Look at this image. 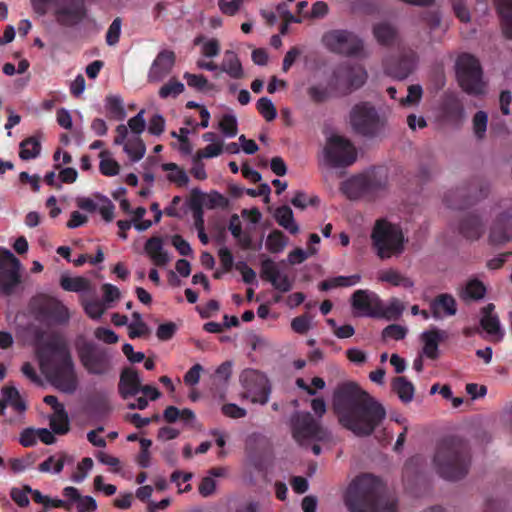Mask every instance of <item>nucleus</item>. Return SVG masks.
<instances>
[{
    "instance_id": "f257e3e1",
    "label": "nucleus",
    "mask_w": 512,
    "mask_h": 512,
    "mask_svg": "<svg viewBox=\"0 0 512 512\" xmlns=\"http://www.w3.org/2000/svg\"><path fill=\"white\" fill-rule=\"evenodd\" d=\"M332 407L339 424L357 437L372 435L386 418L385 407L355 382L337 386Z\"/></svg>"
},
{
    "instance_id": "f03ea898",
    "label": "nucleus",
    "mask_w": 512,
    "mask_h": 512,
    "mask_svg": "<svg viewBox=\"0 0 512 512\" xmlns=\"http://www.w3.org/2000/svg\"><path fill=\"white\" fill-rule=\"evenodd\" d=\"M47 353L40 356V365L49 382L59 391L72 394L78 386L75 365L67 344L53 338L44 345Z\"/></svg>"
},
{
    "instance_id": "7ed1b4c3",
    "label": "nucleus",
    "mask_w": 512,
    "mask_h": 512,
    "mask_svg": "<svg viewBox=\"0 0 512 512\" xmlns=\"http://www.w3.org/2000/svg\"><path fill=\"white\" fill-rule=\"evenodd\" d=\"M348 501L352 512L395 511L396 498L382 480L372 474L356 477L348 488Z\"/></svg>"
},
{
    "instance_id": "20e7f679",
    "label": "nucleus",
    "mask_w": 512,
    "mask_h": 512,
    "mask_svg": "<svg viewBox=\"0 0 512 512\" xmlns=\"http://www.w3.org/2000/svg\"><path fill=\"white\" fill-rule=\"evenodd\" d=\"M433 462L443 479L454 481L465 477L471 463L468 443L457 436L445 437L437 445Z\"/></svg>"
},
{
    "instance_id": "39448f33",
    "label": "nucleus",
    "mask_w": 512,
    "mask_h": 512,
    "mask_svg": "<svg viewBox=\"0 0 512 512\" xmlns=\"http://www.w3.org/2000/svg\"><path fill=\"white\" fill-rule=\"evenodd\" d=\"M78 359L89 375L107 376L113 370V352L110 348L94 341L82 340L76 343Z\"/></svg>"
},
{
    "instance_id": "423d86ee",
    "label": "nucleus",
    "mask_w": 512,
    "mask_h": 512,
    "mask_svg": "<svg viewBox=\"0 0 512 512\" xmlns=\"http://www.w3.org/2000/svg\"><path fill=\"white\" fill-rule=\"evenodd\" d=\"M372 247L376 255L384 260L404 251V235L398 225L386 220H377L371 233Z\"/></svg>"
},
{
    "instance_id": "0eeeda50",
    "label": "nucleus",
    "mask_w": 512,
    "mask_h": 512,
    "mask_svg": "<svg viewBox=\"0 0 512 512\" xmlns=\"http://www.w3.org/2000/svg\"><path fill=\"white\" fill-rule=\"evenodd\" d=\"M350 123L355 133L366 138H375L383 132L386 121L372 104L361 102L352 108Z\"/></svg>"
},
{
    "instance_id": "6e6552de",
    "label": "nucleus",
    "mask_w": 512,
    "mask_h": 512,
    "mask_svg": "<svg viewBox=\"0 0 512 512\" xmlns=\"http://www.w3.org/2000/svg\"><path fill=\"white\" fill-rule=\"evenodd\" d=\"M387 185V175L384 170H373L366 174L352 177L342 183L341 190L350 199L364 196H374L383 191Z\"/></svg>"
},
{
    "instance_id": "1a4fd4ad",
    "label": "nucleus",
    "mask_w": 512,
    "mask_h": 512,
    "mask_svg": "<svg viewBox=\"0 0 512 512\" xmlns=\"http://www.w3.org/2000/svg\"><path fill=\"white\" fill-rule=\"evenodd\" d=\"M324 47L338 55L347 57H361L364 52V41L353 31L347 29H333L322 36Z\"/></svg>"
},
{
    "instance_id": "9d476101",
    "label": "nucleus",
    "mask_w": 512,
    "mask_h": 512,
    "mask_svg": "<svg viewBox=\"0 0 512 512\" xmlns=\"http://www.w3.org/2000/svg\"><path fill=\"white\" fill-rule=\"evenodd\" d=\"M456 74L460 87L467 94L480 95L484 92L482 69L478 59L473 55L463 53L458 57Z\"/></svg>"
},
{
    "instance_id": "9b49d317",
    "label": "nucleus",
    "mask_w": 512,
    "mask_h": 512,
    "mask_svg": "<svg viewBox=\"0 0 512 512\" xmlns=\"http://www.w3.org/2000/svg\"><path fill=\"white\" fill-rule=\"evenodd\" d=\"M367 77V71L362 65L344 62L333 70L329 86L346 95L352 90L362 87Z\"/></svg>"
},
{
    "instance_id": "f8f14e48",
    "label": "nucleus",
    "mask_w": 512,
    "mask_h": 512,
    "mask_svg": "<svg viewBox=\"0 0 512 512\" xmlns=\"http://www.w3.org/2000/svg\"><path fill=\"white\" fill-rule=\"evenodd\" d=\"M292 436L300 445L308 441H324L329 433L309 412H295L291 417Z\"/></svg>"
},
{
    "instance_id": "ddd939ff",
    "label": "nucleus",
    "mask_w": 512,
    "mask_h": 512,
    "mask_svg": "<svg viewBox=\"0 0 512 512\" xmlns=\"http://www.w3.org/2000/svg\"><path fill=\"white\" fill-rule=\"evenodd\" d=\"M487 195V183L480 178H475L467 186L447 192L444 202L449 208L461 210Z\"/></svg>"
},
{
    "instance_id": "4468645a",
    "label": "nucleus",
    "mask_w": 512,
    "mask_h": 512,
    "mask_svg": "<svg viewBox=\"0 0 512 512\" xmlns=\"http://www.w3.org/2000/svg\"><path fill=\"white\" fill-rule=\"evenodd\" d=\"M21 263L14 254L0 247V295L10 296L21 283Z\"/></svg>"
},
{
    "instance_id": "2eb2a0df",
    "label": "nucleus",
    "mask_w": 512,
    "mask_h": 512,
    "mask_svg": "<svg viewBox=\"0 0 512 512\" xmlns=\"http://www.w3.org/2000/svg\"><path fill=\"white\" fill-rule=\"evenodd\" d=\"M325 159L332 167H348L357 158V153L352 142L342 136L333 135L328 139L324 150Z\"/></svg>"
},
{
    "instance_id": "dca6fc26",
    "label": "nucleus",
    "mask_w": 512,
    "mask_h": 512,
    "mask_svg": "<svg viewBox=\"0 0 512 512\" xmlns=\"http://www.w3.org/2000/svg\"><path fill=\"white\" fill-rule=\"evenodd\" d=\"M418 62L419 55L414 49L403 48L397 56H391L383 61V69L386 75L401 81L416 70Z\"/></svg>"
},
{
    "instance_id": "f3484780",
    "label": "nucleus",
    "mask_w": 512,
    "mask_h": 512,
    "mask_svg": "<svg viewBox=\"0 0 512 512\" xmlns=\"http://www.w3.org/2000/svg\"><path fill=\"white\" fill-rule=\"evenodd\" d=\"M240 380L245 389V397L253 403L264 405L268 402L271 386L268 378L261 372L253 369L243 371Z\"/></svg>"
},
{
    "instance_id": "a211bd4d",
    "label": "nucleus",
    "mask_w": 512,
    "mask_h": 512,
    "mask_svg": "<svg viewBox=\"0 0 512 512\" xmlns=\"http://www.w3.org/2000/svg\"><path fill=\"white\" fill-rule=\"evenodd\" d=\"M55 19L63 27H75L87 17L84 0H57Z\"/></svg>"
},
{
    "instance_id": "6ab92c4d",
    "label": "nucleus",
    "mask_w": 512,
    "mask_h": 512,
    "mask_svg": "<svg viewBox=\"0 0 512 512\" xmlns=\"http://www.w3.org/2000/svg\"><path fill=\"white\" fill-rule=\"evenodd\" d=\"M39 317L50 324H65L69 321L68 308L58 299L50 296H43L37 305Z\"/></svg>"
},
{
    "instance_id": "aec40b11",
    "label": "nucleus",
    "mask_w": 512,
    "mask_h": 512,
    "mask_svg": "<svg viewBox=\"0 0 512 512\" xmlns=\"http://www.w3.org/2000/svg\"><path fill=\"white\" fill-rule=\"evenodd\" d=\"M269 450V441L261 433L250 434L245 441V451L251 465L257 470L264 467L265 455Z\"/></svg>"
},
{
    "instance_id": "412c9836",
    "label": "nucleus",
    "mask_w": 512,
    "mask_h": 512,
    "mask_svg": "<svg viewBox=\"0 0 512 512\" xmlns=\"http://www.w3.org/2000/svg\"><path fill=\"white\" fill-rule=\"evenodd\" d=\"M260 276L282 293H286L292 289V281L287 275L281 274L277 264L270 258L266 257L261 261Z\"/></svg>"
},
{
    "instance_id": "4be33fe9",
    "label": "nucleus",
    "mask_w": 512,
    "mask_h": 512,
    "mask_svg": "<svg viewBox=\"0 0 512 512\" xmlns=\"http://www.w3.org/2000/svg\"><path fill=\"white\" fill-rule=\"evenodd\" d=\"M381 298L369 290H356L351 299L354 309L362 312L363 315L376 318L380 311Z\"/></svg>"
},
{
    "instance_id": "5701e85b",
    "label": "nucleus",
    "mask_w": 512,
    "mask_h": 512,
    "mask_svg": "<svg viewBox=\"0 0 512 512\" xmlns=\"http://www.w3.org/2000/svg\"><path fill=\"white\" fill-rule=\"evenodd\" d=\"M176 60L173 51L164 49L158 53L148 72L149 82H159L172 70Z\"/></svg>"
},
{
    "instance_id": "b1692460",
    "label": "nucleus",
    "mask_w": 512,
    "mask_h": 512,
    "mask_svg": "<svg viewBox=\"0 0 512 512\" xmlns=\"http://www.w3.org/2000/svg\"><path fill=\"white\" fill-rule=\"evenodd\" d=\"M441 117L452 124H459L464 117V107L461 100L453 92H445L440 103Z\"/></svg>"
},
{
    "instance_id": "393cba45",
    "label": "nucleus",
    "mask_w": 512,
    "mask_h": 512,
    "mask_svg": "<svg viewBox=\"0 0 512 512\" xmlns=\"http://www.w3.org/2000/svg\"><path fill=\"white\" fill-rule=\"evenodd\" d=\"M512 237V213H499L490 229L489 240L492 244H503Z\"/></svg>"
},
{
    "instance_id": "a878e982",
    "label": "nucleus",
    "mask_w": 512,
    "mask_h": 512,
    "mask_svg": "<svg viewBox=\"0 0 512 512\" xmlns=\"http://www.w3.org/2000/svg\"><path fill=\"white\" fill-rule=\"evenodd\" d=\"M449 337L448 332L438 328H432L424 331L421 335V341L423 342V354L432 360L439 357L438 347L440 342L447 340Z\"/></svg>"
},
{
    "instance_id": "bb28decb",
    "label": "nucleus",
    "mask_w": 512,
    "mask_h": 512,
    "mask_svg": "<svg viewBox=\"0 0 512 512\" xmlns=\"http://www.w3.org/2000/svg\"><path fill=\"white\" fill-rule=\"evenodd\" d=\"M141 389V380L136 370L125 368L120 375L118 392L122 399L127 400L137 395Z\"/></svg>"
},
{
    "instance_id": "cd10ccee",
    "label": "nucleus",
    "mask_w": 512,
    "mask_h": 512,
    "mask_svg": "<svg viewBox=\"0 0 512 512\" xmlns=\"http://www.w3.org/2000/svg\"><path fill=\"white\" fill-rule=\"evenodd\" d=\"M494 310L493 303H489L481 309L480 325L487 334L497 336L499 341L504 337V331L501 329L499 317Z\"/></svg>"
},
{
    "instance_id": "c85d7f7f",
    "label": "nucleus",
    "mask_w": 512,
    "mask_h": 512,
    "mask_svg": "<svg viewBox=\"0 0 512 512\" xmlns=\"http://www.w3.org/2000/svg\"><path fill=\"white\" fill-rule=\"evenodd\" d=\"M430 311L434 319H441L443 316H453L457 312L456 300L450 294H440L430 302Z\"/></svg>"
},
{
    "instance_id": "c756f323",
    "label": "nucleus",
    "mask_w": 512,
    "mask_h": 512,
    "mask_svg": "<svg viewBox=\"0 0 512 512\" xmlns=\"http://www.w3.org/2000/svg\"><path fill=\"white\" fill-rule=\"evenodd\" d=\"M458 229L464 238L477 240L483 235L485 226L477 214L469 213L461 219Z\"/></svg>"
},
{
    "instance_id": "7c9ffc66",
    "label": "nucleus",
    "mask_w": 512,
    "mask_h": 512,
    "mask_svg": "<svg viewBox=\"0 0 512 512\" xmlns=\"http://www.w3.org/2000/svg\"><path fill=\"white\" fill-rule=\"evenodd\" d=\"M372 32L374 38L381 46L392 47L399 39L398 29L387 21L374 24Z\"/></svg>"
},
{
    "instance_id": "2f4dec72",
    "label": "nucleus",
    "mask_w": 512,
    "mask_h": 512,
    "mask_svg": "<svg viewBox=\"0 0 512 512\" xmlns=\"http://www.w3.org/2000/svg\"><path fill=\"white\" fill-rule=\"evenodd\" d=\"M144 250L156 266L163 267L170 260L167 251L163 248V240L160 236L149 238L145 243Z\"/></svg>"
},
{
    "instance_id": "473e14b6",
    "label": "nucleus",
    "mask_w": 512,
    "mask_h": 512,
    "mask_svg": "<svg viewBox=\"0 0 512 512\" xmlns=\"http://www.w3.org/2000/svg\"><path fill=\"white\" fill-rule=\"evenodd\" d=\"M499 16L503 35L512 39V0H492Z\"/></svg>"
},
{
    "instance_id": "72a5a7b5",
    "label": "nucleus",
    "mask_w": 512,
    "mask_h": 512,
    "mask_svg": "<svg viewBox=\"0 0 512 512\" xmlns=\"http://www.w3.org/2000/svg\"><path fill=\"white\" fill-rule=\"evenodd\" d=\"M220 70L227 73L233 79H242L244 71L237 54L232 50H227L221 63Z\"/></svg>"
},
{
    "instance_id": "f704fd0d",
    "label": "nucleus",
    "mask_w": 512,
    "mask_h": 512,
    "mask_svg": "<svg viewBox=\"0 0 512 512\" xmlns=\"http://www.w3.org/2000/svg\"><path fill=\"white\" fill-rule=\"evenodd\" d=\"M487 289L484 283L477 278L467 281L465 286L459 292V296L464 301H478L486 295Z\"/></svg>"
},
{
    "instance_id": "c9c22d12",
    "label": "nucleus",
    "mask_w": 512,
    "mask_h": 512,
    "mask_svg": "<svg viewBox=\"0 0 512 512\" xmlns=\"http://www.w3.org/2000/svg\"><path fill=\"white\" fill-rule=\"evenodd\" d=\"M392 391L397 394L402 403L407 404L413 400L415 387L413 383L404 376H398L392 379Z\"/></svg>"
},
{
    "instance_id": "e433bc0d",
    "label": "nucleus",
    "mask_w": 512,
    "mask_h": 512,
    "mask_svg": "<svg viewBox=\"0 0 512 512\" xmlns=\"http://www.w3.org/2000/svg\"><path fill=\"white\" fill-rule=\"evenodd\" d=\"M378 279L381 282H387L396 287L406 289L414 287V281L411 278L392 268L380 272Z\"/></svg>"
},
{
    "instance_id": "4c0bfd02",
    "label": "nucleus",
    "mask_w": 512,
    "mask_h": 512,
    "mask_svg": "<svg viewBox=\"0 0 512 512\" xmlns=\"http://www.w3.org/2000/svg\"><path fill=\"white\" fill-rule=\"evenodd\" d=\"M274 217L277 223L291 234H297L299 232V226L295 223L293 211L289 206L283 205L278 207Z\"/></svg>"
},
{
    "instance_id": "58836bf2",
    "label": "nucleus",
    "mask_w": 512,
    "mask_h": 512,
    "mask_svg": "<svg viewBox=\"0 0 512 512\" xmlns=\"http://www.w3.org/2000/svg\"><path fill=\"white\" fill-rule=\"evenodd\" d=\"M123 150L132 162H138L146 153V145L140 136H132L123 145Z\"/></svg>"
},
{
    "instance_id": "ea45409f",
    "label": "nucleus",
    "mask_w": 512,
    "mask_h": 512,
    "mask_svg": "<svg viewBox=\"0 0 512 512\" xmlns=\"http://www.w3.org/2000/svg\"><path fill=\"white\" fill-rule=\"evenodd\" d=\"M105 109L109 119L122 121L126 117L123 100L117 95H108L105 98Z\"/></svg>"
},
{
    "instance_id": "a19ab883",
    "label": "nucleus",
    "mask_w": 512,
    "mask_h": 512,
    "mask_svg": "<svg viewBox=\"0 0 512 512\" xmlns=\"http://www.w3.org/2000/svg\"><path fill=\"white\" fill-rule=\"evenodd\" d=\"M228 229L243 249L252 247V238L249 234L242 232L241 221L237 214L231 216Z\"/></svg>"
},
{
    "instance_id": "79ce46f5",
    "label": "nucleus",
    "mask_w": 512,
    "mask_h": 512,
    "mask_svg": "<svg viewBox=\"0 0 512 512\" xmlns=\"http://www.w3.org/2000/svg\"><path fill=\"white\" fill-rule=\"evenodd\" d=\"M405 307L398 298H392L387 306L383 301L380 302L379 315L376 318H384L386 320H397L400 318Z\"/></svg>"
},
{
    "instance_id": "37998d69",
    "label": "nucleus",
    "mask_w": 512,
    "mask_h": 512,
    "mask_svg": "<svg viewBox=\"0 0 512 512\" xmlns=\"http://www.w3.org/2000/svg\"><path fill=\"white\" fill-rule=\"evenodd\" d=\"M41 151V144L40 141L32 136L24 139L20 143V152L19 156L23 160H29L36 158Z\"/></svg>"
},
{
    "instance_id": "c03bdc74",
    "label": "nucleus",
    "mask_w": 512,
    "mask_h": 512,
    "mask_svg": "<svg viewBox=\"0 0 512 512\" xmlns=\"http://www.w3.org/2000/svg\"><path fill=\"white\" fill-rule=\"evenodd\" d=\"M60 285L65 291L71 292H82L90 289V281L81 276H63L60 280Z\"/></svg>"
},
{
    "instance_id": "a18cd8bd",
    "label": "nucleus",
    "mask_w": 512,
    "mask_h": 512,
    "mask_svg": "<svg viewBox=\"0 0 512 512\" xmlns=\"http://www.w3.org/2000/svg\"><path fill=\"white\" fill-rule=\"evenodd\" d=\"M58 456L57 460L55 459V456H49L45 461L39 464L38 470L42 473H48L52 470L56 474L61 473L68 456L64 452L59 453Z\"/></svg>"
},
{
    "instance_id": "49530a36",
    "label": "nucleus",
    "mask_w": 512,
    "mask_h": 512,
    "mask_svg": "<svg viewBox=\"0 0 512 512\" xmlns=\"http://www.w3.org/2000/svg\"><path fill=\"white\" fill-rule=\"evenodd\" d=\"M50 428L54 434L64 435L69 432V418L65 410H61L50 418Z\"/></svg>"
},
{
    "instance_id": "de8ad7c7",
    "label": "nucleus",
    "mask_w": 512,
    "mask_h": 512,
    "mask_svg": "<svg viewBox=\"0 0 512 512\" xmlns=\"http://www.w3.org/2000/svg\"><path fill=\"white\" fill-rule=\"evenodd\" d=\"M3 399L7 404L11 405L16 411L23 412L26 410V404L21 399L19 391L13 386H5L2 388Z\"/></svg>"
},
{
    "instance_id": "09e8293b",
    "label": "nucleus",
    "mask_w": 512,
    "mask_h": 512,
    "mask_svg": "<svg viewBox=\"0 0 512 512\" xmlns=\"http://www.w3.org/2000/svg\"><path fill=\"white\" fill-rule=\"evenodd\" d=\"M287 245V237L280 230H273L267 237L266 248L271 253H280Z\"/></svg>"
},
{
    "instance_id": "8fccbe9b",
    "label": "nucleus",
    "mask_w": 512,
    "mask_h": 512,
    "mask_svg": "<svg viewBox=\"0 0 512 512\" xmlns=\"http://www.w3.org/2000/svg\"><path fill=\"white\" fill-rule=\"evenodd\" d=\"M108 154L109 152L106 150L100 152L99 156L101 158V161L99 164V170L101 174H103L104 176H116L119 174L120 165L116 160L112 158H105V156Z\"/></svg>"
},
{
    "instance_id": "3c124183",
    "label": "nucleus",
    "mask_w": 512,
    "mask_h": 512,
    "mask_svg": "<svg viewBox=\"0 0 512 512\" xmlns=\"http://www.w3.org/2000/svg\"><path fill=\"white\" fill-rule=\"evenodd\" d=\"M183 78L186 80L187 85L198 91H207L213 88V84L209 83L207 78L202 74L184 73Z\"/></svg>"
},
{
    "instance_id": "603ef678",
    "label": "nucleus",
    "mask_w": 512,
    "mask_h": 512,
    "mask_svg": "<svg viewBox=\"0 0 512 512\" xmlns=\"http://www.w3.org/2000/svg\"><path fill=\"white\" fill-rule=\"evenodd\" d=\"M256 109L268 122L273 121L277 116V110L274 104L267 97H261L258 99Z\"/></svg>"
},
{
    "instance_id": "864d4df0",
    "label": "nucleus",
    "mask_w": 512,
    "mask_h": 512,
    "mask_svg": "<svg viewBox=\"0 0 512 512\" xmlns=\"http://www.w3.org/2000/svg\"><path fill=\"white\" fill-rule=\"evenodd\" d=\"M219 129L227 137H235L238 132L237 119L232 114H224L219 122Z\"/></svg>"
},
{
    "instance_id": "5fc2aeb1",
    "label": "nucleus",
    "mask_w": 512,
    "mask_h": 512,
    "mask_svg": "<svg viewBox=\"0 0 512 512\" xmlns=\"http://www.w3.org/2000/svg\"><path fill=\"white\" fill-rule=\"evenodd\" d=\"M408 94L399 100L401 106L417 105L423 95V89L419 84L410 85L407 89Z\"/></svg>"
},
{
    "instance_id": "6e6d98bb",
    "label": "nucleus",
    "mask_w": 512,
    "mask_h": 512,
    "mask_svg": "<svg viewBox=\"0 0 512 512\" xmlns=\"http://www.w3.org/2000/svg\"><path fill=\"white\" fill-rule=\"evenodd\" d=\"M184 85L180 81L170 80L164 84L159 90V96L163 99L168 97H177L184 91Z\"/></svg>"
},
{
    "instance_id": "4d7b16f0",
    "label": "nucleus",
    "mask_w": 512,
    "mask_h": 512,
    "mask_svg": "<svg viewBox=\"0 0 512 512\" xmlns=\"http://www.w3.org/2000/svg\"><path fill=\"white\" fill-rule=\"evenodd\" d=\"M36 461L33 453H28L22 458H13L10 460V467L14 473H20L31 467Z\"/></svg>"
},
{
    "instance_id": "13d9d810",
    "label": "nucleus",
    "mask_w": 512,
    "mask_h": 512,
    "mask_svg": "<svg viewBox=\"0 0 512 512\" xmlns=\"http://www.w3.org/2000/svg\"><path fill=\"white\" fill-rule=\"evenodd\" d=\"M407 328L404 326H401L399 324H390L387 327H385L382 331V338L383 339H393V340H402L407 335Z\"/></svg>"
},
{
    "instance_id": "bf43d9fd",
    "label": "nucleus",
    "mask_w": 512,
    "mask_h": 512,
    "mask_svg": "<svg viewBox=\"0 0 512 512\" xmlns=\"http://www.w3.org/2000/svg\"><path fill=\"white\" fill-rule=\"evenodd\" d=\"M122 20L120 17H116L110 24L106 33V43L109 46H115L120 39L121 35Z\"/></svg>"
},
{
    "instance_id": "052dcab7",
    "label": "nucleus",
    "mask_w": 512,
    "mask_h": 512,
    "mask_svg": "<svg viewBox=\"0 0 512 512\" xmlns=\"http://www.w3.org/2000/svg\"><path fill=\"white\" fill-rule=\"evenodd\" d=\"M85 313L92 319H99L105 312L104 303L99 300H90L83 303Z\"/></svg>"
},
{
    "instance_id": "680f3d73",
    "label": "nucleus",
    "mask_w": 512,
    "mask_h": 512,
    "mask_svg": "<svg viewBox=\"0 0 512 512\" xmlns=\"http://www.w3.org/2000/svg\"><path fill=\"white\" fill-rule=\"evenodd\" d=\"M206 207L208 209L221 208L226 209L229 207V200L223 194L218 191H211L207 195Z\"/></svg>"
},
{
    "instance_id": "e2e57ef3",
    "label": "nucleus",
    "mask_w": 512,
    "mask_h": 512,
    "mask_svg": "<svg viewBox=\"0 0 512 512\" xmlns=\"http://www.w3.org/2000/svg\"><path fill=\"white\" fill-rule=\"evenodd\" d=\"M488 116L484 111H478L473 117V129L476 137L482 139L487 129Z\"/></svg>"
},
{
    "instance_id": "0e129e2a",
    "label": "nucleus",
    "mask_w": 512,
    "mask_h": 512,
    "mask_svg": "<svg viewBox=\"0 0 512 512\" xmlns=\"http://www.w3.org/2000/svg\"><path fill=\"white\" fill-rule=\"evenodd\" d=\"M144 113L145 110L142 109L128 120V127L134 134L133 136H140V134L145 130L146 122L144 119Z\"/></svg>"
},
{
    "instance_id": "69168bd1",
    "label": "nucleus",
    "mask_w": 512,
    "mask_h": 512,
    "mask_svg": "<svg viewBox=\"0 0 512 512\" xmlns=\"http://www.w3.org/2000/svg\"><path fill=\"white\" fill-rule=\"evenodd\" d=\"M455 16L463 23L471 20L470 11L466 5V0H451Z\"/></svg>"
},
{
    "instance_id": "338daca9",
    "label": "nucleus",
    "mask_w": 512,
    "mask_h": 512,
    "mask_svg": "<svg viewBox=\"0 0 512 512\" xmlns=\"http://www.w3.org/2000/svg\"><path fill=\"white\" fill-rule=\"evenodd\" d=\"M310 99L315 103H323L329 98V90L321 85L310 86L307 90Z\"/></svg>"
},
{
    "instance_id": "774afa93",
    "label": "nucleus",
    "mask_w": 512,
    "mask_h": 512,
    "mask_svg": "<svg viewBox=\"0 0 512 512\" xmlns=\"http://www.w3.org/2000/svg\"><path fill=\"white\" fill-rule=\"evenodd\" d=\"M223 151V143L217 141L207 145L204 149L197 151L196 156L198 159L213 158L219 156Z\"/></svg>"
}]
</instances>
